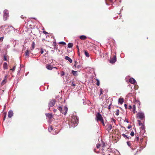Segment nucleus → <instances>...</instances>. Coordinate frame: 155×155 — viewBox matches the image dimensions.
<instances>
[{"mask_svg": "<svg viewBox=\"0 0 155 155\" xmlns=\"http://www.w3.org/2000/svg\"><path fill=\"white\" fill-rule=\"evenodd\" d=\"M78 118L76 115H73L71 119V123L70 124V126L73 127H76L78 124Z\"/></svg>", "mask_w": 155, "mask_h": 155, "instance_id": "1", "label": "nucleus"}, {"mask_svg": "<svg viewBox=\"0 0 155 155\" xmlns=\"http://www.w3.org/2000/svg\"><path fill=\"white\" fill-rule=\"evenodd\" d=\"M68 108L67 107L64 106L63 107L61 106L59 107V110L60 112L64 115H66L67 112Z\"/></svg>", "mask_w": 155, "mask_h": 155, "instance_id": "2", "label": "nucleus"}, {"mask_svg": "<svg viewBox=\"0 0 155 155\" xmlns=\"http://www.w3.org/2000/svg\"><path fill=\"white\" fill-rule=\"evenodd\" d=\"M137 117L141 120H143L145 118L144 113L142 112H138L137 114Z\"/></svg>", "mask_w": 155, "mask_h": 155, "instance_id": "3", "label": "nucleus"}, {"mask_svg": "<svg viewBox=\"0 0 155 155\" xmlns=\"http://www.w3.org/2000/svg\"><path fill=\"white\" fill-rule=\"evenodd\" d=\"M96 117L97 121H100L103 119L101 114L99 112L97 113L96 115Z\"/></svg>", "mask_w": 155, "mask_h": 155, "instance_id": "4", "label": "nucleus"}, {"mask_svg": "<svg viewBox=\"0 0 155 155\" xmlns=\"http://www.w3.org/2000/svg\"><path fill=\"white\" fill-rule=\"evenodd\" d=\"M116 55H114L113 58H112L110 60V62L112 64L114 63L116 61Z\"/></svg>", "mask_w": 155, "mask_h": 155, "instance_id": "5", "label": "nucleus"}, {"mask_svg": "<svg viewBox=\"0 0 155 155\" xmlns=\"http://www.w3.org/2000/svg\"><path fill=\"white\" fill-rule=\"evenodd\" d=\"M55 101L54 100H51L49 103V107H52L55 104Z\"/></svg>", "mask_w": 155, "mask_h": 155, "instance_id": "6", "label": "nucleus"}, {"mask_svg": "<svg viewBox=\"0 0 155 155\" xmlns=\"http://www.w3.org/2000/svg\"><path fill=\"white\" fill-rule=\"evenodd\" d=\"M129 82L132 84H134L135 83L136 81L134 79L131 78L129 79Z\"/></svg>", "mask_w": 155, "mask_h": 155, "instance_id": "7", "label": "nucleus"}, {"mask_svg": "<svg viewBox=\"0 0 155 155\" xmlns=\"http://www.w3.org/2000/svg\"><path fill=\"white\" fill-rule=\"evenodd\" d=\"M13 112L10 110L9 111L8 113V117L9 118H11L13 116Z\"/></svg>", "mask_w": 155, "mask_h": 155, "instance_id": "8", "label": "nucleus"}, {"mask_svg": "<svg viewBox=\"0 0 155 155\" xmlns=\"http://www.w3.org/2000/svg\"><path fill=\"white\" fill-rule=\"evenodd\" d=\"M64 58L66 60H68V61L70 63H72V60L70 58H69V57L68 56H65Z\"/></svg>", "mask_w": 155, "mask_h": 155, "instance_id": "9", "label": "nucleus"}, {"mask_svg": "<svg viewBox=\"0 0 155 155\" xmlns=\"http://www.w3.org/2000/svg\"><path fill=\"white\" fill-rule=\"evenodd\" d=\"M6 78H7V76L6 75L5 77V79L2 81V83H1L2 85H4L6 83V82H7Z\"/></svg>", "mask_w": 155, "mask_h": 155, "instance_id": "10", "label": "nucleus"}, {"mask_svg": "<svg viewBox=\"0 0 155 155\" xmlns=\"http://www.w3.org/2000/svg\"><path fill=\"white\" fill-rule=\"evenodd\" d=\"M45 115L49 119H51L52 117V115L51 114L49 113L46 114Z\"/></svg>", "mask_w": 155, "mask_h": 155, "instance_id": "11", "label": "nucleus"}, {"mask_svg": "<svg viewBox=\"0 0 155 155\" xmlns=\"http://www.w3.org/2000/svg\"><path fill=\"white\" fill-rule=\"evenodd\" d=\"M112 125L111 124H109L107 125V130L109 132L112 129Z\"/></svg>", "mask_w": 155, "mask_h": 155, "instance_id": "12", "label": "nucleus"}, {"mask_svg": "<svg viewBox=\"0 0 155 155\" xmlns=\"http://www.w3.org/2000/svg\"><path fill=\"white\" fill-rule=\"evenodd\" d=\"M124 101V100L123 98H120L118 99V103L120 104H122Z\"/></svg>", "mask_w": 155, "mask_h": 155, "instance_id": "13", "label": "nucleus"}, {"mask_svg": "<svg viewBox=\"0 0 155 155\" xmlns=\"http://www.w3.org/2000/svg\"><path fill=\"white\" fill-rule=\"evenodd\" d=\"M3 67L4 69H8V66L7 63L6 62H4L3 64Z\"/></svg>", "mask_w": 155, "mask_h": 155, "instance_id": "14", "label": "nucleus"}, {"mask_svg": "<svg viewBox=\"0 0 155 155\" xmlns=\"http://www.w3.org/2000/svg\"><path fill=\"white\" fill-rule=\"evenodd\" d=\"M46 68L48 70H52V67H51V65L49 64H47L46 65Z\"/></svg>", "mask_w": 155, "mask_h": 155, "instance_id": "15", "label": "nucleus"}, {"mask_svg": "<svg viewBox=\"0 0 155 155\" xmlns=\"http://www.w3.org/2000/svg\"><path fill=\"white\" fill-rule=\"evenodd\" d=\"M80 38L81 40H85L86 38V37L85 35H82L80 37Z\"/></svg>", "mask_w": 155, "mask_h": 155, "instance_id": "16", "label": "nucleus"}, {"mask_svg": "<svg viewBox=\"0 0 155 155\" xmlns=\"http://www.w3.org/2000/svg\"><path fill=\"white\" fill-rule=\"evenodd\" d=\"M135 103L136 104H137L138 105V107L139 108L140 107V101L138 100H136L135 101Z\"/></svg>", "mask_w": 155, "mask_h": 155, "instance_id": "17", "label": "nucleus"}, {"mask_svg": "<svg viewBox=\"0 0 155 155\" xmlns=\"http://www.w3.org/2000/svg\"><path fill=\"white\" fill-rule=\"evenodd\" d=\"M73 46V44L72 43H69L68 44V48H72Z\"/></svg>", "mask_w": 155, "mask_h": 155, "instance_id": "18", "label": "nucleus"}, {"mask_svg": "<svg viewBox=\"0 0 155 155\" xmlns=\"http://www.w3.org/2000/svg\"><path fill=\"white\" fill-rule=\"evenodd\" d=\"M72 74L74 76H77L78 75L77 71L72 70Z\"/></svg>", "mask_w": 155, "mask_h": 155, "instance_id": "19", "label": "nucleus"}, {"mask_svg": "<svg viewBox=\"0 0 155 155\" xmlns=\"http://www.w3.org/2000/svg\"><path fill=\"white\" fill-rule=\"evenodd\" d=\"M4 16L6 18H7L8 16V14L6 12H5V11L4 12Z\"/></svg>", "mask_w": 155, "mask_h": 155, "instance_id": "20", "label": "nucleus"}, {"mask_svg": "<svg viewBox=\"0 0 155 155\" xmlns=\"http://www.w3.org/2000/svg\"><path fill=\"white\" fill-rule=\"evenodd\" d=\"M84 54H85V55L87 57H89V54L87 51H86L85 50L84 51Z\"/></svg>", "mask_w": 155, "mask_h": 155, "instance_id": "21", "label": "nucleus"}, {"mask_svg": "<svg viewBox=\"0 0 155 155\" xmlns=\"http://www.w3.org/2000/svg\"><path fill=\"white\" fill-rule=\"evenodd\" d=\"M59 44L62 45H66V43L64 41H61L59 42Z\"/></svg>", "mask_w": 155, "mask_h": 155, "instance_id": "22", "label": "nucleus"}, {"mask_svg": "<svg viewBox=\"0 0 155 155\" xmlns=\"http://www.w3.org/2000/svg\"><path fill=\"white\" fill-rule=\"evenodd\" d=\"M35 42H33L31 45V47L32 49H31V50H33L35 48Z\"/></svg>", "mask_w": 155, "mask_h": 155, "instance_id": "23", "label": "nucleus"}, {"mask_svg": "<svg viewBox=\"0 0 155 155\" xmlns=\"http://www.w3.org/2000/svg\"><path fill=\"white\" fill-rule=\"evenodd\" d=\"M96 80L97 81L96 83V84L98 86H99L100 83V81L98 79H96Z\"/></svg>", "mask_w": 155, "mask_h": 155, "instance_id": "24", "label": "nucleus"}, {"mask_svg": "<svg viewBox=\"0 0 155 155\" xmlns=\"http://www.w3.org/2000/svg\"><path fill=\"white\" fill-rule=\"evenodd\" d=\"M111 122V123L114 122V123H115V122L116 120H115V119L113 118H112L110 119Z\"/></svg>", "mask_w": 155, "mask_h": 155, "instance_id": "25", "label": "nucleus"}, {"mask_svg": "<svg viewBox=\"0 0 155 155\" xmlns=\"http://www.w3.org/2000/svg\"><path fill=\"white\" fill-rule=\"evenodd\" d=\"M119 110L118 109H117L116 110V113L115 114L117 116H118L119 115Z\"/></svg>", "mask_w": 155, "mask_h": 155, "instance_id": "26", "label": "nucleus"}, {"mask_svg": "<svg viewBox=\"0 0 155 155\" xmlns=\"http://www.w3.org/2000/svg\"><path fill=\"white\" fill-rule=\"evenodd\" d=\"M141 125V129L142 130H145V127L144 126V124H142Z\"/></svg>", "mask_w": 155, "mask_h": 155, "instance_id": "27", "label": "nucleus"}, {"mask_svg": "<svg viewBox=\"0 0 155 155\" xmlns=\"http://www.w3.org/2000/svg\"><path fill=\"white\" fill-rule=\"evenodd\" d=\"M7 58H8V57L7 56V55H4V60L5 61H8Z\"/></svg>", "mask_w": 155, "mask_h": 155, "instance_id": "28", "label": "nucleus"}, {"mask_svg": "<svg viewBox=\"0 0 155 155\" xmlns=\"http://www.w3.org/2000/svg\"><path fill=\"white\" fill-rule=\"evenodd\" d=\"M26 56H27V57H28L29 56V51L28 50H27L25 53Z\"/></svg>", "mask_w": 155, "mask_h": 155, "instance_id": "29", "label": "nucleus"}, {"mask_svg": "<svg viewBox=\"0 0 155 155\" xmlns=\"http://www.w3.org/2000/svg\"><path fill=\"white\" fill-rule=\"evenodd\" d=\"M133 110L134 111V114L136 110V106L135 105H134L133 106Z\"/></svg>", "mask_w": 155, "mask_h": 155, "instance_id": "30", "label": "nucleus"}, {"mask_svg": "<svg viewBox=\"0 0 155 155\" xmlns=\"http://www.w3.org/2000/svg\"><path fill=\"white\" fill-rule=\"evenodd\" d=\"M53 130V128L52 126L49 127L48 128V130L49 132H50L51 130Z\"/></svg>", "mask_w": 155, "mask_h": 155, "instance_id": "31", "label": "nucleus"}, {"mask_svg": "<svg viewBox=\"0 0 155 155\" xmlns=\"http://www.w3.org/2000/svg\"><path fill=\"white\" fill-rule=\"evenodd\" d=\"M44 51H45V50L43 49H42V48L41 49V51H40L41 53V54H42L44 53Z\"/></svg>", "mask_w": 155, "mask_h": 155, "instance_id": "32", "label": "nucleus"}, {"mask_svg": "<svg viewBox=\"0 0 155 155\" xmlns=\"http://www.w3.org/2000/svg\"><path fill=\"white\" fill-rule=\"evenodd\" d=\"M65 74V73L63 71H62L61 72V76H63Z\"/></svg>", "mask_w": 155, "mask_h": 155, "instance_id": "33", "label": "nucleus"}, {"mask_svg": "<svg viewBox=\"0 0 155 155\" xmlns=\"http://www.w3.org/2000/svg\"><path fill=\"white\" fill-rule=\"evenodd\" d=\"M15 66H14L12 68L10 69V70H12L13 72L15 70Z\"/></svg>", "mask_w": 155, "mask_h": 155, "instance_id": "34", "label": "nucleus"}, {"mask_svg": "<svg viewBox=\"0 0 155 155\" xmlns=\"http://www.w3.org/2000/svg\"><path fill=\"white\" fill-rule=\"evenodd\" d=\"M137 121L138 122V124H139V126H140L142 124L141 123V121L140 120H137Z\"/></svg>", "mask_w": 155, "mask_h": 155, "instance_id": "35", "label": "nucleus"}, {"mask_svg": "<svg viewBox=\"0 0 155 155\" xmlns=\"http://www.w3.org/2000/svg\"><path fill=\"white\" fill-rule=\"evenodd\" d=\"M77 64H78V62H77V61H75V64L74 65V66H75V68H76V66H77Z\"/></svg>", "mask_w": 155, "mask_h": 155, "instance_id": "36", "label": "nucleus"}, {"mask_svg": "<svg viewBox=\"0 0 155 155\" xmlns=\"http://www.w3.org/2000/svg\"><path fill=\"white\" fill-rule=\"evenodd\" d=\"M102 94H103L102 89H100V93L99 96H100Z\"/></svg>", "mask_w": 155, "mask_h": 155, "instance_id": "37", "label": "nucleus"}, {"mask_svg": "<svg viewBox=\"0 0 155 155\" xmlns=\"http://www.w3.org/2000/svg\"><path fill=\"white\" fill-rule=\"evenodd\" d=\"M145 146L142 147L141 146L140 147V149L139 150L141 151V150H142L143 149L145 148Z\"/></svg>", "mask_w": 155, "mask_h": 155, "instance_id": "38", "label": "nucleus"}, {"mask_svg": "<svg viewBox=\"0 0 155 155\" xmlns=\"http://www.w3.org/2000/svg\"><path fill=\"white\" fill-rule=\"evenodd\" d=\"M130 134V135L131 136H134V132L133 131H132V132H131Z\"/></svg>", "mask_w": 155, "mask_h": 155, "instance_id": "39", "label": "nucleus"}, {"mask_svg": "<svg viewBox=\"0 0 155 155\" xmlns=\"http://www.w3.org/2000/svg\"><path fill=\"white\" fill-rule=\"evenodd\" d=\"M4 39V37H2L0 38V41H3Z\"/></svg>", "mask_w": 155, "mask_h": 155, "instance_id": "40", "label": "nucleus"}, {"mask_svg": "<svg viewBox=\"0 0 155 155\" xmlns=\"http://www.w3.org/2000/svg\"><path fill=\"white\" fill-rule=\"evenodd\" d=\"M76 68L78 69H80L81 68V66L80 65H78L76 66Z\"/></svg>", "mask_w": 155, "mask_h": 155, "instance_id": "41", "label": "nucleus"}, {"mask_svg": "<svg viewBox=\"0 0 155 155\" xmlns=\"http://www.w3.org/2000/svg\"><path fill=\"white\" fill-rule=\"evenodd\" d=\"M122 135L124 137H126V138L127 137V136L124 134H122Z\"/></svg>", "mask_w": 155, "mask_h": 155, "instance_id": "42", "label": "nucleus"}, {"mask_svg": "<svg viewBox=\"0 0 155 155\" xmlns=\"http://www.w3.org/2000/svg\"><path fill=\"white\" fill-rule=\"evenodd\" d=\"M124 122H126L127 123H129V122L128 120L126 118H125L124 120Z\"/></svg>", "mask_w": 155, "mask_h": 155, "instance_id": "43", "label": "nucleus"}, {"mask_svg": "<svg viewBox=\"0 0 155 155\" xmlns=\"http://www.w3.org/2000/svg\"><path fill=\"white\" fill-rule=\"evenodd\" d=\"M102 145L103 147H105V144L104 142H102Z\"/></svg>", "mask_w": 155, "mask_h": 155, "instance_id": "44", "label": "nucleus"}, {"mask_svg": "<svg viewBox=\"0 0 155 155\" xmlns=\"http://www.w3.org/2000/svg\"><path fill=\"white\" fill-rule=\"evenodd\" d=\"M132 126L131 125H128L127 127V128L128 129H130V128H131V127H132Z\"/></svg>", "mask_w": 155, "mask_h": 155, "instance_id": "45", "label": "nucleus"}, {"mask_svg": "<svg viewBox=\"0 0 155 155\" xmlns=\"http://www.w3.org/2000/svg\"><path fill=\"white\" fill-rule=\"evenodd\" d=\"M100 144H97V148H99L100 147Z\"/></svg>", "mask_w": 155, "mask_h": 155, "instance_id": "46", "label": "nucleus"}, {"mask_svg": "<svg viewBox=\"0 0 155 155\" xmlns=\"http://www.w3.org/2000/svg\"><path fill=\"white\" fill-rule=\"evenodd\" d=\"M136 139L137 141H138L139 139V138L138 137H136Z\"/></svg>", "mask_w": 155, "mask_h": 155, "instance_id": "47", "label": "nucleus"}, {"mask_svg": "<svg viewBox=\"0 0 155 155\" xmlns=\"http://www.w3.org/2000/svg\"><path fill=\"white\" fill-rule=\"evenodd\" d=\"M76 85L73 83V82H72V86L74 87Z\"/></svg>", "mask_w": 155, "mask_h": 155, "instance_id": "48", "label": "nucleus"}, {"mask_svg": "<svg viewBox=\"0 0 155 155\" xmlns=\"http://www.w3.org/2000/svg\"><path fill=\"white\" fill-rule=\"evenodd\" d=\"M127 145L129 146H130V143H129V141L127 142Z\"/></svg>", "mask_w": 155, "mask_h": 155, "instance_id": "49", "label": "nucleus"}, {"mask_svg": "<svg viewBox=\"0 0 155 155\" xmlns=\"http://www.w3.org/2000/svg\"><path fill=\"white\" fill-rule=\"evenodd\" d=\"M132 106H131V105H130L129 106L128 108L129 109H131L132 108Z\"/></svg>", "mask_w": 155, "mask_h": 155, "instance_id": "50", "label": "nucleus"}, {"mask_svg": "<svg viewBox=\"0 0 155 155\" xmlns=\"http://www.w3.org/2000/svg\"><path fill=\"white\" fill-rule=\"evenodd\" d=\"M43 33H44V34H48V33L46 31H43Z\"/></svg>", "mask_w": 155, "mask_h": 155, "instance_id": "51", "label": "nucleus"}, {"mask_svg": "<svg viewBox=\"0 0 155 155\" xmlns=\"http://www.w3.org/2000/svg\"><path fill=\"white\" fill-rule=\"evenodd\" d=\"M100 121L101 122L102 124H103V123H104L103 119H102Z\"/></svg>", "mask_w": 155, "mask_h": 155, "instance_id": "52", "label": "nucleus"}, {"mask_svg": "<svg viewBox=\"0 0 155 155\" xmlns=\"http://www.w3.org/2000/svg\"><path fill=\"white\" fill-rule=\"evenodd\" d=\"M6 114H5V115L4 116V118H3V120H5V118H6Z\"/></svg>", "mask_w": 155, "mask_h": 155, "instance_id": "53", "label": "nucleus"}, {"mask_svg": "<svg viewBox=\"0 0 155 155\" xmlns=\"http://www.w3.org/2000/svg\"><path fill=\"white\" fill-rule=\"evenodd\" d=\"M124 107H125L126 109H127V105L126 104H125L124 105Z\"/></svg>", "mask_w": 155, "mask_h": 155, "instance_id": "54", "label": "nucleus"}, {"mask_svg": "<svg viewBox=\"0 0 155 155\" xmlns=\"http://www.w3.org/2000/svg\"><path fill=\"white\" fill-rule=\"evenodd\" d=\"M110 105H111V104H110L109 105L108 107V109L109 110H110V107H111L110 106Z\"/></svg>", "mask_w": 155, "mask_h": 155, "instance_id": "55", "label": "nucleus"}, {"mask_svg": "<svg viewBox=\"0 0 155 155\" xmlns=\"http://www.w3.org/2000/svg\"><path fill=\"white\" fill-rule=\"evenodd\" d=\"M77 48L78 49V51H79V47L78 45L77 46Z\"/></svg>", "mask_w": 155, "mask_h": 155, "instance_id": "56", "label": "nucleus"}, {"mask_svg": "<svg viewBox=\"0 0 155 155\" xmlns=\"http://www.w3.org/2000/svg\"><path fill=\"white\" fill-rule=\"evenodd\" d=\"M130 137H127H127L126 138H127V139H129ZM131 137H130V138H131Z\"/></svg>", "mask_w": 155, "mask_h": 155, "instance_id": "57", "label": "nucleus"}, {"mask_svg": "<svg viewBox=\"0 0 155 155\" xmlns=\"http://www.w3.org/2000/svg\"><path fill=\"white\" fill-rule=\"evenodd\" d=\"M57 111V110L54 109V112H56V111Z\"/></svg>", "mask_w": 155, "mask_h": 155, "instance_id": "58", "label": "nucleus"}, {"mask_svg": "<svg viewBox=\"0 0 155 155\" xmlns=\"http://www.w3.org/2000/svg\"><path fill=\"white\" fill-rule=\"evenodd\" d=\"M78 55H80V53H79V51H78Z\"/></svg>", "mask_w": 155, "mask_h": 155, "instance_id": "59", "label": "nucleus"}, {"mask_svg": "<svg viewBox=\"0 0 155 155\" xmlns=\"http://www.w3.org/2000/svg\"><path fill=\"white\" fill-rule=\"evenodd\" d=\"M103 124V125L104 126L105 125V124H104V123H103V124Z\"/></svg>", "mask_w": 155, "mask_h": 155, "instance_id": "60", "label": "nucleus"}, {"mask_svg": "<svg viewBox=\"0 0 155 155\" xmlns=\"http://www.w3.org/2000/svg\"><path fill=\"white\" fill-rule=\"evenodd\" d=\"M106 3L107 5H108L106 2Z\"/></svg>", "mask_w": 155, "mask_h": 155, "instance_id": "61", "label": "nucleus"}, {"mask_svg": "<svg viewBox=\"0 0 155 155\" xmlns=\"http://www.w3.org/2000/svg\"><path fill=\"white\" fill-rule=\"evenodd\" d=\"M143 140V139H140V140H141V141H142V140Z\"/></svg>", "mask_w": 155, "mask_h": 155, "instance_id": "62", "label": "nucleus"}, {"mask_svg": "<svg viewBox=\"0 0 155 155\" xmlns=\"http://www.w3.org/2000/svg\"><path fill=\"white\" fill-rule=\"evenodd\" d=\"M1 79L0 78V81H1Z\"/></svg>", "mask_w": 155, "mask_h": 155, "instance_id": "63", "label": "nucleus"}, {"mask_svg": "<svg viewBox=\"0 0 155 155\" xmlns=\"http://www.w3.org/2000/svg\"><path fill=\"white\" fill-rule=\"evenodd\" d=\"M83 103L84 104H85L84 103V102H83Z\"/></svg>", "mask_w": 155, "mask_h": 155, "instance_id": "64", "label": "nucleus"}]
</instances>
